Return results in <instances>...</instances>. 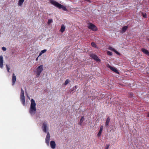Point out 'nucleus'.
<instances>
[{
	"mask_svg": "<svg viewBox=\"0 0 149 149\" xmlns=\"http://www.w3.org/2000/svg\"><path fill=\"white\" fill-rule=\"evenodd\" d=\"M30 107L29 108V112L31 115L35 114L36 109V104L33 99H32L31 100Z\"/></svg>",
	"mask_w": 149,
	"mask_h": 149,
	"instance_id": "f257e3e1",
	"label": "nucleus"
},
{
	"mask_svg": "<svg viewBox=\"0 0 149 149\" xmlns=\"http://www.w3.org/2000/svg\"><path fill=\"white\" fill-rule=\"evenodd\" d=\"M50 3L59 9L62 8L63 10L67 11V9L65 6L59 3L58 2L54 1V0H50Z\"/></svg>",
	"mask_w": 149,
	"mask_h": 149,
	"instance_id": "f03ea898",
	"label": "nucleus"
},
{
	"mask_svg": "<svg viewBox=\"0 0 149 149\" xmlns=\"http://www.w3.org/2000/svg\"><path fill=\"white\" fill-rule=\"evenodd\" d=\"M21 92L20 95V100L22 104L24 105H25V97L24 96V91L23 89L21 88Z\"/></svg>",
	"mask_w": 149,
	"mask_h": 149,
	"instance_id": "7ed1b4c3",
	"label": "nucleus"
},
{
	"mask_svg": "<svg viewBox=\"0 0 149 149\" xmlns=\"http://www.w3.org/2000/svg\"><path fill=\"white\" fill-rule=\"evenodd\" d=\"M88 28L94 31H97V27L93 24L89 23L87 26Z\"/></svg>",
	"mask_w": 149,
	"mask_h": 149,
	"instance_id": "20e7f679",
	"label": "nucleus"
},
{
	"mask_svg": "<svg viewBox=\"0 0 149 149\" xmlns=\"http://www.w3.org/2000/svg\"><path fill=\"white\" fill-rule=\"evenodd\" d=\"M43 65H41L39 66L37 68L36 76L37 77H38L41 73L43 70Z\"/></svg>",
	"mask_w": 149,
	"mask_h": 149,
	"instance_id": "39448f33",
	"label": "nucleus"
},
{
	"mask_svg": "<svg viewBox=\"0 0 149 149\" xmlns=\"http://www.w3.org/2000/svg\"><path fill=\"white\" fill-rule=\"evenodd\" d=\"M47 125V122L46 121H44L42 124V127L43 131L45 133L47 132V130H48V128Z\"/></svg>",
	"mask_w": 149,
	"mask_h": 149,
	"instance_id": "423d86ee",
	"label": "nucleus"
},
{
	"mask_svg": "<svg viewBox=\"0 0 149 149\" xmlns=\"http://www.w3.org/2000/svg\"><path fill=\"white\" fill-rule=\"evenodd\" d=\"M92 58L96 61L97 62H100V60L98 58V56L94 54H91L90 55Z\"/></svg>",
	"mask_w": 149,
	"mask_h": 149,
	"instance_id": "0eeeda50",
	"label": "nucleus"
},
{
	"mask_svg": "<svg viewBox=\"0 0 149 149\" xmlns=\"http://www.w3.org/2000/svg\"><path fill=\"white\" fill-rule=\"evenodd\" d=\"M16 79V76L15 75V74L13 73V75H12V85L13 86L15 84V83Z\"/></svg>",
	"mask_w": 149,
	"mask_h": 149,
	"instance_id": "6e6552de",
	"label": "nucleus"
},
{
	"mask_svg": "<svg viewBox=\"0 0 149 149\" xmlns=\"http://www.w3.org/2000/svg\"><path fill=\"white\" fill-rule=\"evenodd\" d=\"M50 135L49 132H48L45 139V142L48 145L49 143L50 139Z\"/></svg>",
	"mask_w": 149,
	"mask_h": 149,
	"instance_id": "1a4fd4ad",
	"label": "nucleus"
},
{
	"mask_svg": "<svg viewBox=\"0 0 149 149\" xmlns=\"http://www.w3.org/2000/svg\"><path fill=\"white\" fill-rule=\"evenodd\" d=\"M3 58L2 55L0 56V68H2L3 65Z\"/></svg>",
	"mask_w": 149,
	"mask_h": 149,
	"instance_id": "9d476101",
	"label": "nucleus"
},
{
	"mask_svg": "<svg viewBox=\"0 0 149 149\" xmlns=\"http://www.w3.org/2000/svg\"><path fill=\"white\" fill-rule=\"evenodd\" d=\"M51 147L53 149H54L56 147V143L54 141H51L50 142Z\"/></svg>",
	"mask_w": 149,
	"mask_h": 149,
	"instance_id": "9b49d317",
	"label": "nucleus"
},
{
	"mask_svg": "<svg viewBox=\"0 0 149 149\" xmlns=\"http://www.w3.org/2000/svg\"><path fill=\"white\" fill-rule=\"evenodd\" d=\"M109 49L110 50L116 53L118 55H120V54L114 48H113L112 47H109Z\"/></svg>",
	"mask_w": 149,
	"mask_h": 149,
	"instance_id": "f8f14e48",
	"label": "nucleus"
},
{
	"mask_svg": "<svg viewBox=\"0 0 149 149\" xmlns=\"http://www.w3.org/2000/svg\"><path fill=\"white\" fill-rule=\"evenodd\" d=\"M128 26H123L122 29V31H121V32L122 33H124V32H125L127 30V29L128 28Z\"/></svg>",
	"mask_w": 149,
	"mask_h": 149,
	"instance_id": "ddd939ff",
	"label": "nucleus"
},
{
	"mask_svg": "<svg viewBox=\"0 0 149 149\" xmlns=\"http://www.w3.org/2000/svg\"><path fill=\"white\" fill-rule=\"evenodd\" d=\"M110 68L111 70L114 72H116V73H117V74L119 73V72L118 71V70H117V69L116 68H115L114 67H110Z\"/></svg>",
	"mask_w": 149,
	"mask_h": 149,
	"instance_id": "4468645a",
	"label": "nucleus"
},
{
	"mask_svg": "<svg viewBox=\"0 0 149 149\" xmlns=\"http://www.w3.org/2000/svg\"><path fill=\"white\" fill-rule=\"evenodd\" d=\"M142 51L146 54L149 55V52H148V50L147 49H144V48H142L141 49Z\"/></svg>",
	"mask_w": 149,
	"mask_h": 149,
	"instance_id": "2eb2a0df",
	"label": "nucleus"
},
{
	"mask_svg": "<svg viewBox=\"0 0 149 149\" xmlns=\"http://www.w3.org/2000/svg\"><path fill=\"white\" fill-rule=\"evenodd\" d=\"M110 121V118L109 117H108L106 120L105 123V126L107 127H108L109 125V123Z\"/></svg>",
	"mask_w": 149,
	"mask_h": 149,
	"instance_id": "dca6fc26",
	"label": "nucleus"
},
{
	"mask_svg": "<svg viewBox=\"0 0 149 149\" xmlns=\"http://www.w3.org/2000/svg\"><path fill=\"white\" fill-rule=\"evenodd\" d=\"M65 26L64 24H62L61 29H60V31L63 33L65 30Z\"/></svg>",
	"mask_w": 149,
	"mask_h": 149,
	"instance_id": "f3484780",
	"label": "nucleus"
},
{
	"mask_svg": "<svg viewBox=\"0 0 149 149\" xmlns=\"http://www.w3.org/2000/svg\"><path fill=\"white\" fill-rule=\"evenodd\" d=\"M84 120V116H83L81 117V118L80 120V121H79V124L80 125H81L82 124V123L83 122Z\"/></svg>",
	"mask_w": 149,
	"mask_h": 149,
	"instance_id": "a211bd4d",
	"label": "nucleus"
},
{
	"mask_svg": "<svg viewBox=\"0 0 149 149\" xmlns=\"http://www.w3.org/2000/svg\"><path fill=\"white\" fill-rule=\"evenodd\" d=\"M24 0H19L18 3V5L19 6H21L24 2Z\"/></svg>",
	"mask_w": 149,
	"mask_h": 149,
	"instance_id": "6ab92c4d",
	"label": "nucleus"
},
{
	"mask_svg": "<svg viewBox=\"0 0 149 149\" xmlns=\"http://www.w3.org/2000/svg\"><path fill=\"white\" fill-rule=\"evenodd\" d=\"M47 51V50L46 49H44L41 51V52L40 53L39 56H41L42 54L45 52Z\"/></svg>",
	"mask_w": 149,
	"mask_h": 149,
	"instance_id": "aec40b11",
	"label": "nucleus"
},
{
	"mask_svg": "<svg viewBox=\"0 0 149 149\" xmlns=\"http://www.w3.org/2000/svg\"><path fill=\"white\" fill-rule=\"evenodd\" d=\"M91 45L92 46L96 48L97 47V46L96 45V44L93 42H92L91 43Z\"/></svg>",
	"mask_w": 149,
	"mask_h": 149,
	"instance_id": "412c9836",
	"label": "nucleus"
},
{
	"mask_svg": "<svg viewBox=\"0 0 149 149\" xmlns=\"http://www.w3.org/2000/svg\"><path fill=\"white\" fill-rule=\"evenodd\" d=\"M69 82H70V80L68 79H67L65 80V82L64 83V85H67L69 83Z\"/></svg>",
	"mask_w": 149,
	"mask_h": 149,
	"instance_id": "4be33fe9",
	"label": "nucleus"
},
{
	"mask_svg": "<svg viewBox=\"0 0 149 149\" xmlns=\"http://www.w3.org/2000/svg\"><path fill=\"white\" fill-rule=\"evenodd\" d=\"M107 54L109 56H112V53L111 52L108 51L107 52Z\"/></svg>",
	"mask_w": 149,
	"mask_h": 149,
	"instance_id": "5701e85b",
	"label": "nucleus"
},
{
	"mask_svg": "<svg viewBox=\"0 0 149 149\" xmlns=\"http://www.w3.org/2000/svg\"><path fill=\"white\" fill-rule=\"evenodd\" d=\"M102 131L100 130H99V131L97 134V136H100L101 135V133H102Z\"/></svg>",
	"mask_w": 149,
	"mask_h": 149,
	"instance_id": "b1692460",
	"label": "nucleus"
},
{
	"mask_svg": "<svg viewBox=\"0 0 149 149\" xmlns=\"http://www.w3.org/2000/svg\"><path fill=\"white\" fill-rule=\"evenodd\" d=\"M142 14L143 17L144 18H146L147 17V15L146 13H142Z\"/></svg>",
	"mask_w": 149,
	"mask_h": 149,
	"instance_id": "393cba45",
	"label": "nucleus"
},
{
	"mask_svg": "<svg viewBox=\"0 0 149 149\" xmlns=\"http://www.w3.org/2000/svg\"><path fill=\"white\" fill-rule=\"evenodd\" d=\"M53 20L52 19H49L47 23L48 24H50L52 22Z\"/></svg>",
	"mask_w": 149,
	"mask_h": 149,
	"instance_id": "a878e982",
	"label": "nucleus"
},
{
	"mask_svg": "<svg viewBox=\"0 0 149 149\" xmlns=\"http://www.w3.org/2000/svg\"><path fill=\"white\" fill-rule=\"evenodd\" d=\"M6 68H7V71L8 72H9V70L10 69V68L8 67V66L7 65H6Z\"/></svg>",
	"mask_w": 149,
	"mask_h": 149,
	"instance_id": "bb28decb",
	"label": "nucleus"
},
{
	"mask_svg": "<svg viewBox=\"0 0 149 149\" xmlns=\"http://www.w3.org/2000/svg\"><path fill=\"white\" fill-rule=\"evenodd\" d=\"M110 146V144H107L105 148V149H108L109 148V146Z\"/></svg>",
	"mask_w": 149,
	"mask_h": 149,
	"instance_id": "cd10ccee",
	"label": "nucleus"
},
{
	"mask_svg": "<svg viewBox=\"0 0 149 149\" xmlns=\"http://www.w3.org/2000/svg\"><path fill=\"white\" fill-rule=\"evenodd\" d=\"M103 129V126L102 125L100 126V130L102 131Z\"/></svg>",
	"mask_w": 149,
	"mask_h": 149,
	"instance_id": "c85d7f7f",
	"label": "nucleus"
},
{
	"mask_svg": "<svg viewBox=\"0 0 149 149\" xmlns=\"http://www.w3.org/2000/svg\"><path fill=\"white\" fill-rule=\"evenodd\" d=\"M2 50L4 51H6V48L5 47H2Z\"/></svg>",
	"mask_w": 149,
	"mask_h": 149,
	"instance_id": "c756f323",
	"label": "nucleus"
},
{
	"mask_svg": "<svg viewBox=\"0 0 149 149\" xmlns=\"http://www.w3.org/2000/svg\"><path fill=\"white\" fill-rule=\"evenodd\" d=\"M133 96V94L132 93H130V97H132Z\"/></svg>",
	"mask_w": 149,
	"mask_h": 149,
	"instance_id": "7c9ffc66",
	"label": "nucleus"
},
{
	"mask_svg": "<svg viewBox=\"0 0 149 149\" xmlns=\"http://www.w3.org/2000/svg\"><path fill=\"white\" fill-rule=\"evenodd\" d=\"M85 1H88L89 3H91V1L90 0H84Z\"/></svg>",
	"mask_w": 149,
	"mask_h": 149,
	"instance_id": "2f4dec72",
	"label": "nucleus"
},
{
	"mask_svg": "<svg viewBox=\"0 0 149 149\" xmlns=\"http://www.w3.org/2000/svg\"><path fill=\"white\" fill-rule=\"evenodd\" d=\"M147 116L148 117H149V113L147 114Z\"/></svg>",
	"mask_w": 149,
	"mask_h": 149,
	"instance_id": "473e14b6",
	"label": "nucleus"
},
{
	"mask_svg": "<svg viewBox=\"0 0 149 149\" xmlns=\"http://www.w3.org/2000/svg\"><path fill=\"white\" fill-rule=\"evenodd\" d=\"M77 86H74V87L75 88H77Z\"/></svg>",
	"mask_w": 149,
	"mask_h": 149,
	"instance_id": "72a5a7b5",
	"label": "nucleus"
},
{
	"mask_svg": "<svg viewBox=\"0 0 149 149\" xmlns=\"http://www.w3.org/2000/svg\"><path fill=\"white\" fill-rule=\"evenodd\" d=\"M26 95H27V97H28V95L27 94V93L26 92Z\"/></svg>",
	"mask_w": 149,
	"mask_h": 149,
	"instance_id": "f704fd0d",
	"label": "nucleus"
},
{
	"mask_svg": "<svg viewBox=\"0 0 149 149\" xmlns=\"http://www.w3.org/2000/svg\"><path fill=\"white\" fill-rule=\"evenodd\" d=\"M38 57L36 59V61H38Z\"/></svg>",
	"mask_w": 149,
	"mask_h": 149,
	"instance_id": "c9c22d12",
	"label": "nucleus"
},
{
	"mask_svg": "<svg viewBox=\"0 0 149 149\" xmlns=\"http://www.w3.org/2000/svg\"><path fill=\"white\" fill-rule=\"evenodd\" d=\"M1 33L0 32V34Z\"/></svg>",
	"mask_w": 149,
	"mask_h": 149,
	"instance_id": "e433bc0d",
	"label": "nucleus"
}]
</instances>
